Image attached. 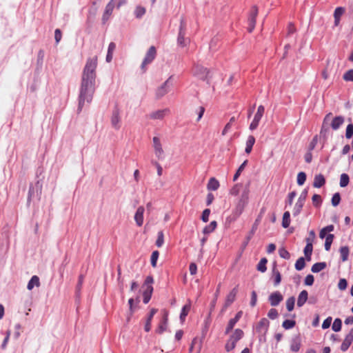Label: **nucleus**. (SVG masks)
Wrapping results in <instances>:
<instances>
[{"instance_id": "obj_44", "label": "nucleus", "mask_w": 353, "mask_h": 353, "mask_svg": "<svg viewBox=\"0 0 353 353\" xmlns=\"http://www.w3.org/2000/svg\"><path fill=\"white\" fill-rule=\"evenodd\" d=\"M295 303V299L294 296L288 298L286 301V307L289 312L293 310Z\"/></svg>"}, {"instance_id": "obj_1", "label": "nucleus", "mask_w": 353, "mask_h": 353, "mask_svg": "<svg viewBox=\"0 0 353 353\" xmlns=\"http://www.w3.org/2000/svg\"><path fill=\"white\" fill-rule=\"evenodd\" d=\"M98 57L97 55L88 58L83 68L79 95V110H81L85 101L90 103L95 90Z\"/></svg>"}, {"instance_id": "obj_40", "label": "nucleus", "mask_w": 353, "mask_h": 353, "mask_svg": "<svg viewBox=\"0 0 353 353\" xmlns=\"http://www.w3.org/2000/svg\"><path fill=\"white\" fill-rule=\"evenodd\" d=\"M349 176L347 174H342L340 177V186L341 187H346L349 183Z\"/></svg>"}, {"instance_id": "obj_37", "label": "nucleus", "mask_w": 353, "mask_h": 353, "mask_svg": "<svg viewBox=\"0 0 353 353\" xmlns=\"http://www.w3.org/2000/svg\"><path fill=\"white\" fill-rule=\"evenodd\" d=\"M248 163V160H245L243 162V163L239 167L238 170H236V173L234 175L233 181H235L237 180V179L241 175V172L245 169L246 165Z\"/></svg>"}, {"instance_id": "obj_27", "label": "nucleus", "mask_w": 353, "mask_h": 353, "mask_svg": "<svg viewBox=\"0 0 353 353\" xmlns=\"http://www.w3.org/2000/svg\"><path fill=\"white\" fill-rule=\"evenodd\" d=\"M157 309H154V308H152L150 312V314L148 316V318L147 319V321H146V323L145 325V332H149L151 329V321H152V319L154 316V315L157 313Z\"/></svg>"}, {"instance_id": "obj_24", "label": "nucleus", "mask_w": 353, "mask_h": 353, "mask_svg": "<svg viewBox=\"0 0 353 353\" xmlns=\"http://www.w3.org/2000/svg\"><path fill=\"white\" fill-rule=\"evenodd\" d=\"M255 143V138L252 135H250L246 141V147L245 152L247 154H250L252 150V147Z\"/></svg>"}, {"instance_id": "obj_53", "label": "nucleus", "mask_w": 353, "mask_h": 353, "mask_svg": "<svg viewBox=\"0 0 353 353\" xmlns=\"http://www.w3.org/2000/svg\"><path fill=\"white\" fill-rule=\"evenodd\" d=\"M236 347V343L230 339L227 341L225 348L227 352H230Z\"/></svg>"}, {"instance_id": "obj_11", "label": "nucleus", "mask_w": 353, "mask_h": 353, "mask_svg": "<svg viewBox=\"0 0 353 353\" xmlns=\"http://www.w3.org/2000/svg\"><path fill=\"white\" fill-rule=\"evenodd\" d=\"M242 314H243V312L242 311H239V312H238L236 314V315H235V316L234 318L231 319L229 321V322H228V323L227 325V327L225 328V334H228L234 328V327L235 326L236 323L241 318Z\"/></svg>"}, {"instance_id": "obj_59", "label": "nucleus", "mask_w": 353, "mask_h": 353, "mask_svg": "<svg viewBox=\"0 0 353 353\" xmlns=\"http://www.w3.org/2000/svg\"><path fill=\"white\" fill-rule=\"evenodd\" d=\"M353 135V124H349L346 128L345 137L347 139H350Z\"/></svg>"}, {"instance_id": "obj_55", "label": "nucleus", "mask_w": 353, "mask_h": 353, "mask_svg": "<svg viewBox=\"0 0 353 353\" xmlns=\"http://www.w3.org/2000/svg\"><path fill=\"white\" fill-rule=\"evenodd\" d=\"M347 282L345 279H341L338 283V288L340 290H345L347 288Z\"/></svg>"}, {"instance_id": "obj_47", "label": "nucleus", "mask_w": 353, "mask_h": 353, "mask_svg": "<svg viewBox=\"0 0 353 353\" xmlns=\"http://www.w3.org/2000/svg\"><path fill=\"white\" fill-rule=\"evenodd\" d=\"M342 322L340 319H336L332 324V330L334 332H339L341 330Z\"/></svg>"}, {"instance_id": "obj_17", "label": "nucleus", "mask_w": 353, "mask_h": 353, "mask_svg": "<svg viewBox=\"0 0 353 353\" xmlns=\"http://www.w3.org/2000/svg\"><path fill=\"white\" fill-rule=\"evenodd\" d=\"M325 183V179L322 174L315 175L313 182V186L316 188H320Z\"/></svg>"}, {"instance_id": "obj_61", "label": "nucleus", "mask_w": 353, "mask_h": 353, "mask_svg": "<svg viewBox=\"0 0 353 353\" xmlns=\"http://www.w3.org/2000/svg\"><path fill=\"white\" fill-rule=\"evenodd\" d=\"M332 321V318L331 316H329L326 319H325L322 324V328L324 330L329 328L331 325Z\"/></svg>"}, {"instance_id": "obj_18", "label": "nucleus", "mask_w": 353, "mask_h": 353, "mask_svg": "<svg viewBox=\"0 0 353 353\" xmlns=\"http://www.w3.org/2000/svg\"><path fill=\"white\" fill-rule=\"evenodd\" d=\"M244 336V332L241 329H236L232 333V334L230 336V339L234 342L236 344V343L243 338Z\"/></svg>"}, {"instance_id": "obj_25", "label": "nucleus", "mask_w": 353, "mask_h": 353, "mask_svg": "<svg viewBox=\"0 0 353 353\" xmlns=\"http://www.w3.org/2000/svg\"><path fill=\"white\" fill-rule=\"evenodd\" d=\"M262 117H263V116H261L260 114H254V119H253L252 121L251 122L250 127H249L250 130L253 131L258 128L260 121L262 119Z\"/></svg>"}, {"instance_id": "obj_45", "label": "nucleus", "mask_w": 353, "mask_h": 353, "mask_svg": "<svg viewBox=\"0 0 353 353\" xmlns=\"http://www.w3.org/2000/svg\"><path fill=\"white\" fill-rule=\"evenodd\" d=\"M84 276L83 274L79 275L78 283L76 286V294L77 296H79L81 290L82 288L83 283Z\"/></svg>"}, {"instance_id": "obj_39", "label": "nucleus", "mask_w": 353, "mask_h": 353, "mask_svg": "<svg viewBox=\"0 0 353 353\" xmlns=\"http://www.w3.org/2000/svg\"><path fill=\"white\" fill-rule=\"evenodd\" d=\"M272 272H273V276L274 277V285H278L281 283V276L279 271L276 268V266L274 267V268L272 270Z\"/></svg>"}, {"instance_id": "obj_26", "label": "nucleus", "mask_w": 353, "mask_h": 353, "mask_svg": "<svg viewBox=\"0 0 353 353\" xmlns=\"http://www.w3.org/2000/svg\"><path fill=\"white\" fill-rule=\"evenodd\" d=\"M190 308H191V303L190 301H188V303L187 304H185L181 310V312L180 314V319L182 322L185 321V317L187 316L189 312L190 311Z\"/></svg>"}, {"instance_id": "obj_62", "label": "nucleus", "mask_w": 353, "mask_h": 353, "mask_svg": "<svg viewBox=\"0 0 353 353\" xmlns=\"http://www.w3.org/2000/svg\"><path fill=\"white\" fill-rule=\"evenodd\" d=\"M314 276L312 274H308L306 276L305 279V285H312L314 283Z\"/></svg>"}, {"instance_id": "obj_51", "label": "nucleus", "mask_w": 353, "mask_h": 353, "mask_svg": "<svg viewBox=\"0 0 353 353\" xmlns=\"http://www.w3.org/2000/svg\"><path fill=\"white\" fill-rule=\"evenodd\" d=\"M145 13V9L141 6H137L134 11L136 17L140 18Z\"/></svg>"}, {"instance_id": "obj_6", "label": "nucleus", "mask_w": 353, "mask_h": 353, "mask_svg": "<svg viewBox=\"0 0 353 353\" xmlns=\"http://www.w3.org/2000/svg\"><path fill=\"white\" fill-rule=\"evenodd\" d=\"M237 293L238 286H236L227 295L221 312H225L227 308L235 301Z\"/></svg>"}, {"instance_id": "obj_22", "label": "nucleus", "mask_w": 353, "mask_h": 353, "mask_svg": "<svg viewBox=\"0 0 353 353\" xmlns=\"http://www.w3.org/2000/svg\"><path fill=\"white\" fill-rule=\"evenodd\" d=\"M344 8L342 7H338L335 9L334 12V25L337 26L340 21V18L344 13Z\"/></svg>"}, {"instance_id": "obj_50", "label": "nucleus", "mask_w": 353, "mask_h": 353, "mask_svg": "<svg viewBox=\"0 0 353 353\" xmlns=\"http://www.w3.org/2000/svg\"><path fill=\"white\" fill-rule=\"evenodd\" d=\"M341 201V195L339 192L335 193L332 198V204L333 206H337Z\"/></svg>"}, {"instance_id": "obj_33", "label": "nucleus", "mask_w": 353, "mask_h": 353, "mask_svg": "<svg viewBox=\"0 0 353 353\" xmlns=\"http://www.w3.org/2000/svg\"><path fill=\"white\" fill-rule=\"evenodd\" d=\"M290 224V212L286 211L284 212V214L283 215L282 226L284 228H287L289 227Z\"/></svg>"}, {"instance_id": "obj_36", "label": "nucleus", "mask_w": 353, "mask_h": 353, "mask_svg": "<svg viewBox=\"0 0 353 353\" xmlns=\"http://www.w3.org/2000/svg\"><path fill=\"white\" fill-rule=\"evenodd\" d=\"M334 236V234H329L325 237V249L326 251H329L331 248V245L333 242Z\"/></svg>"}, {"instance_id": "obj_8", "label": "nucleus", "mask_w": 353, "mask_h": 353, "mask_svg": "<svg viewBox=\"0 0 353 353\" xmlns=\"http://www.w3.org/2000/svg\"><path fill=\"white\" fill-rule=\"evenodd\" d=\"M194 75L203 80H205L209 74V70L202 65H196L193 68Z\"/></svg>"}, {"instance_id": "obj_60", "label": "nucleus", "mask_w": 353, "mask_h": 353, "mask_svg": "<svg viewBox=\"0 0 353 353\" xmlns=\"http://www.w3.org/2000/svg\"><path fill=\"white\" fill-rule=\"evenodd\" d=\"M279 314L276 309L272 308L268 313V316L271 319H274L278 316Z\"/></svg>"}, {"instance_id": "obj_16", "label": "nucleus", "mask_w": 353, "mask_h": 353, "mask_svg": "<svg viewBox=\"0 0 353 353\" xmlns=\"http://www.w3.org/2000/svg\"><path fill=\"white\" fill-rule=\"evenodd\" d=\"M269 322L266 319H262L256 326V331L259 333H265L268 330Z\"/></svg>"}, {"instance_id": "obj_20", "label": "nucleus", "mask_w": 353, "mask_h": 353, "mask_svg": "<svg viewBox=\"0 0 353 353\" xmlns=\"http://www.w3.org/2000/svg\"><path fill=\"white\" fill-rule=\"evenodd\" d=\"M344 123V118L342 116H338L333 119L331 123V127L333 130H338Z\"/></svg>"}, {"instance_id": "obj_41", "label": "nucleus", "mask_w": 353, "mask_h": 353, "mask_svg": "<svg viewBox=\"0 0 353 353\" xmlns=\"http://www.w3.org/2000/svg\"><path fill=\"white\" fill-rule=\"evenodd\" d=\"M305 266V262L303 257H300L297 259L295 263L296 270L300 271L303 270Z\"/></svg>"}, {"instance_id": "obj_2", "label": "nucleus", "mask_w": 353, "mask_h": 353, "mask_svg": "<svg viewBox=\"0 0 353 353\" xmlns=\"http://www.w3.org/2000/svg\"><path fill=\"white\" fill-rule=\"evenodd\" d=\"M249 199V190L248 188H246L243 193L241 194V196L236 203L234 209L233 210L232 214L230 216V219L232 221L236 220L243 212L245 206L248 204Z\"/></svg>"}, {"instance_id": "obj_49", "label": "nucleus", "mask_w": 353, "mask_h": 353, "mask_svg": "<svg viewBox=\"0 0 353 353\" xmlns=\"http://www.w3.org/2000/svg\"><path fill=\"white\" fill-rule=\"evenodd\" d=\"M279 256L285 259H289L290 257V254L289 252L285 248H281L279 250Z\"/></svg>"}, {"instance_id": "obj_29", "label": "nucleus", "mask_w": 353, "mask_h": 353, "mask_svg": "<svg viewBox=\"0 0 353 353\" xmlns=\"http://www.w3.org/2000/svg\"><path fill=\"white\" fill-rule=\"evenodd\" d=\"M304 203L305 202L303 201V199H298L297 201L296 202L294 206V209H293V215L294 216H297L298 214H299V213L301 212L303 205H304Z\"/></svg>"}, {"instance_id": "obj_63", "label": "nucleus", "mask_w": 353, "mask_h": 353, "mask_svg": "<svg viewBox=\"0 0 353 353\" xmlns=\"http://www.w3.org/2000/svg\"><path fill=\"white\" fill-rule=\"evenodd\" d=\"M62 38V33L59 29H56L54 31V39L56 43H58Z\"/></svg>"}, {"instance_id": "obj_23", "label": "nucleus", "mask_w": 353, "mask_h": 353, "mask_svg": "<svg viewBox=\"0 0 353 353\" xmlns=\"http://www.w3.org/2000/svg\"><path fill=\"white\" fill-rule=\"evenodd\" d=\"M219 185H220L219 181L212 177L210 179L207 185V188L208 190L215 191L219 188Z\"/></svg>"}, {"instance_id": "obj_43", "label": "nucleus", "mask_w": 353, "mask_h": 353, "mask_svg": "<svg viewBox=\"0 0 353 353\" xmlns=\"http://www.w3.org/2000/svg\"><path fill=\"white\" fill-rule=\"evenodd\" d=\"M164 243V234L163 231H159L158 232L157 239L156 241V245L158 248H161Z\"/></svg>"}, {"instance_id": "obj_57", "label": "nucleus", "mask_w": 353, "mask_h": 353, "mask_svg": "<svg viewBox=\"0 0 353 353\" xmlns=\"http://www.w3.org/2000/svg\"><path fill=\"white\" fill-rule=\"evenodd\" d=\"M317 143H318V137H317V135H316L313 137L312 140L311 141V142L309 144V146H308L309 151L311 152L312 150H313L314 149V148L316 147Z\"/></svg>"}, {"instance_id": "obj_10", "label": "nucleus", "mask_w": 353, "mask_h": 353, "mask_svg": "<svg viewBox=\"0 0 353 353\" xmlns=\"http://www.w3.org/2000/svg\"><path fill=\"white\" fill-rule=\"evenodd\" d=\"M152 141L155 154L159 159H161L163 158V150L162 148L160 139L158 137H153Z\"/></svg>"}, {"instance_id": "obj_64", "label": "nucleus", "mask_w": 353, "mask_h": 353, "mask_svg": "<svg viewBox=\"0 0 353 353\" xmlns=\"http://www.w3.org/2000/svg\"><path fill=\"white\" fill-rule=\"evenodd\" d=\"M196 111L198 114L197 121H199L205 112V108L203 106H199Z\"/></svg>"}, {"instance_id": "obj_32", "label": "nucleus", "mask_w": 353, "mask_h": 353, "mask_svg": "<svg viewBox=\"0 0 353 353\" xmlns=\"http://www.w3.org/2000/svg\"><path fill=\"white\" fill-rule=\"evenodd\" d=\"M216 226H217L216 221H212L208 225H206L203 228V232L205 234H210V233L212 232L216 229Z\"/></svg>"}, {"instance_id": "obj_48", "label": "nucleus", "mask_w": 353, "mask_h": 353, "mask_svg": "<svg viewBox=\"0 0 353 353\" xmlns=\"http://www.w3.org/2000/svg\"><path fill=\"white\" fill-rule=\"evenodd\" d=\"M296 323L293 320H285L283 322V324H282V326L285 329V330H289V329H291L292 327H294Z\"/></svg>"}, {"instance_id": "obj_15", "label": "nucleus", "mask_w": 353, "mask_h": 353, "mask_svg": "<svg viewBox=\"0 0 353 353\" xmlns=\"http://www.w3.org/2000/svg\"><path fill=\"white\" fill-rule=\"evenodd\" d=\"M145 209L143 206H139L134 214V220L138 226H141L143 223V214Z\"/></svg>"}, {"instance_id": "obj_34", "label": "nucleus", "mask_w": 353, "mask_h": 353, "mask_svg": "<svg viewBox=\"0 0 353 353\" xmlns=\"http://www.w3.org/2000/svg\"><path fill=\"white\" fill-rule=\"evenodd\" d=\"M268 263V259L266 258H262L259 263L257 265V270L261 272H265L267 270L266 264Z\"/></svg>"}, {"instance_id": "obj_58", "label": "nucleus", "mask_w": 353, "mask_h": 353, "mask_svg": "<svg viewBox=\"0 0 353 353\" xmlns=\"http://www.w3.org/2000/svg\"><path fill=\"white\" fill-rule=\"evenodd\" d=\"M210 214V209H205L203 210L201 216V219L203 222L206 223L209 221V216Z\"/></svg>"}, {"instance_id": "obj_4", "label": "nucleus", "mask_w": 353, "mask_h": 353, "mask_svg": "<svg viewBox=\"0 0 353 353\" xmlns=\"http://www.w3.org/2000/svg\"><path fill=\"white\" fill-rule=\"evenodd\" d=\"M157 50L154 46H151L148 50L145 57L142 62L141 68L143 71L145 70V66L150 63L156 57Z\"/></svg>"}, {"instance_id": "obj_19", "label": "nucleus", "mask_w": 353, "mask_h": 353, "mask_svg": "<svg viewBox=\"0 0 353 353\" xmlns=\"http://www.w3.org/2000/svg\"><path fill=\"white\" fill-rule=\"evenodd\" d=\"M168 112V109L159 110L152 112L150 117L152 119H162Z\"/></svg>"}, {"instance_id": "obj_28", "label": "nucleus", "mask_w": 353, "mask_h": 353, "mask_svg": "<svg viewBox=\"0 0 353 353\" xmlns=\"http://www.w3.org/2000/svg\"><path fill=\"white\" fill-rule=\"evenodd\" d=\"M39 285H40L39 278L37 276L34 275L29 281L28 285H27V288L29 290H32L34 286L39 287Z\"/></svg>"}, {"instance_id": "obj_3", "label": "nucleus", "mask_w": 353, "mask_h": 353, "mask_svg": "<svg viewBox=\"0 0 353 353\" xmlns=\"http://www.w3.org/2000/svg\"><path fill=\"white\" fill-rule=\"evenodd\" d=\"M310 236H311V239H306V245L304 248V254L305 256V259L307 261H310L311 260V256L313 251V241L315 238V232L314 230H311L310 232Z\"/></svg>"}, {"instance_id": "obj_14", "label": "nucleus", "mask_w": 353, "mask_h": 353, "mask_svg": "<svg viewBox=\"0 0 353 353\" xmlns=\"http://www.w3.org/2000/svg\"><path fill=\"white\" fill-rule=\"evenodd\" d=\"M283 299V297L279 292H273L269 296V301L272 306L278 305Z\"/></svg>"}, {"instance_id": "obj_13", "label": "nucleus", "mask_w": 353, "mask_h": 353, "mask_svg": "<svg viewBox=\"0 0 353 353\" xmlns=\"http://www.w3.org/2000/svg\"><path fill=\"white\" fill-rule=\"evenodd\" d=\"M120 112L119 110L116 107L112 112L111 117V123L114 128L119 130L120 128Z\"/></svg>"}, {"instance_id": "obj_9", "label": "nucleus", "mask_w": 353, "mask_h": 353, "mask_svg": "<svg viewBox=\"0 0 353 353\" xmlns=\"http://www.w3.org/2000/svg\"><path fill=\"white\" fill-rule=\"evenodd\" d=\"M170 79L171 77L166 80L164 83L157 90L156 95L157 98H161L168 92L169 88L171 86Z\"/></svg>"}, {"instance_id": "obj_35", "label": "nucleus", "mask_w": 353, "mask_h": 353, "mask_svg": "<svg viewBox=\"0 0 353 353\" xmlns=\"http://www.w3.org/2000/svg\"><path fill=\"white\" fill-rule=\"evenodd\" d=\"M153 290V288L151 285H148L147 290L143 292V303H148L151 298V294Z\"/></svg>"}, {"instance_id": "obj_12", "label": "nucleus", "mask_w": 353, "mask_h": 353, "mask_svg": "<svg viewBox=\"0 0 353 353\" xmlns=\"http://www.w3.org/2000/svg\"><path fill=\"white\" fill-rule=\"evenodd\" d=\"M353 341V328L350 330L349 333L345 336L341 345V350L343 352H345L347 350V349L350 347V345L352 344Z\"/></svg>"}, {"instance_id": "obj_46", "label": "nucleus", "mask_w": 353, "mask_h": 353, "mask_svg": "<svg viewBox=\"0 0 353 353\" xmlns=\"http://www.w3.org/2000/svg\"><path fill=\"white\" fill-rule=\"evenodd\" d=\"M306 181V174L303 172H300L297 174V183L299 185H303Z\"/></svg>"}, {"instance_id": "obj_54", "label": "nucleus", "mask_w": 353, "mask_h": 353, "mask_svg": "<svg viewBox=\"0 0 353 353\" xmlns=\"http://www.w3.org/2000/svg\"><path fill=\"white\" fill-rule=\"evenodd\" d=\"M343 79L346 81H353V69L349 70L344 74Z\"/></svg>"}, {"instance_id": "obj_21", "label": "nucleus", "mask_w": 353, "mask_h": 353, "mask_svg": "<svg viewBox=\"0 0 353 353\" xmlns=\"http://www.w3.org/2000/svg\"><path fill=\"white\" fill-rule=\"evenodd\" d=\"M308 293L306 290H303L300 292L298 300L297 305L299 307L303 306L307 300Z\"/></svg>"}, {"instance_id": "obj_5", "label": "nucleus", "mask_w": 353, "mask_h": 353, "mask_svg": "<svg viewBox=\"0 0 353 353\" xmlns=\"http://www.w3.org/2000/svg\"><path fill=\"white\" fill-rule=\"evenodd\" d=\"M258 12H259V10H258L257 6H253L251 8V10L250 12V15L248 17V25H249L248 30L250 32H251L255 27L256 19L258 15Z\"/></svg>"}, {"instance_id": "obj_38", "label": "nucleus", "mask_w": 353, "mask_h": 353, "mask_svg": "<svg viewBox=\"0 0 353 353\" xmlns=\"http://www.w3.org/2000/svg\"><path fill=\"white\" fill-rule=\"evenodd\" d=\"M341 257L343 261H346L348 259L349 248L347 246H343L340 248Z\"/></svg>"}, {"instance_id": "obj_30", "label": "nucleus", "mask_w": 353, "mask_h": 353, "mask_svg": "<svg viewBox=\"0 0 353 353\" xmlns=\"http://www.w3.org/2000/svg\"><path fill=\"white\" fill-rule=\"evenodd\" d=\"M326 266L327 265L325 262L316 263L312 266L311 270L314 273H317L324 270Z\"/></svg>"}, {"instance_id": "obj_56", "label": "nucleus", "mask_w": 353, "mask_h": 353, "mask_svg": "<svg viewBox=\"0 0 353 353\" xmlns=\"http://www.w3.org/2000/svg\"><path fill=\"white\" fill-rule=\"evenodd\" d=\"M312 203L314 206H319L321 203V197L319 194H314L312 196Z\"/></svg>"}, {"instance_id": "obj_31", "label": "nucleus", "mask_w": 353, "mask_h": 353, "mask_svg": "<svg viewBox=\"0 0 353 353\" xmlns=\"http://www.w3.org/2000/svg\"><path fill=\"white\" fill-rule=\"evenodd\" d=\"M114 6L110 1L105 7V10L103 16V21H105L108 19L113 10Z\"/></svg>"}, {"instance_id": "obj_7", "label": "nucleus", "mask_w": 353, "mask_h": 353, "mask_svg": "<svg viewBox=\"0 0 353 353\" xmlns=\"http://www.w3.org/2000/svg\"><path fill=\"white\" fill-rule=\"evenodd\" d=\"M185 26H186L185 21L183 18H181L177 42H178V44L182 47H184L186 45L185 42Z\"/></svg>"}, {"instance_id": "obj_52", "label": "nucleus", "mask_w": 353, "mask_h": 353, "mask_svg": "<svg viewBox=\"0 0 353 353\" xmlns=\"http://www.w3.org/2000/svg\"><path fill=\"white\" fill-rule=\"evenodd\" d=\"M241 186L242 185L241 183H237L234 185L230 190V193L234 196L238 195L240 192V188H241Z\"/></svg>"}, {"instance_id": "obj_42", "label": "nucleus", "mask_w": 353, "mask_h": 353, "mask_svg": "<svg viewBox=\"0 0 353 353\" xmlns=\"http://www.w3.org/2000/svg\"><path fill=\"white\" fill-rule=\"evenodd\" d=\"M159 256V251L155 250V251L152 252L151 258H150V262H151V265L153 268L157 267V262Z\"/></svg>"}]
</instances>
